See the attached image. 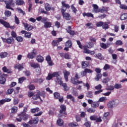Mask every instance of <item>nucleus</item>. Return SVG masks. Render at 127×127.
Instances as JSON below:
<instances>
[{"instance_id": "aec40b11", "label": "nucleus", "mask_w": 127, "mask_h": 127, "mask_svg": "<svg viewBox=\"0 0 127 127\" xmlns=\"http://www.w3.org/2000/svg\"><path fill=\"white\" fill-rule=\"evenodd\" d=\"M66 31L70 35H75V31H72V27L71 26H68V29L66 30Z\"/></svg>"}, {"instance_id": "ddd939ff", "label": "nucleus", "mask_w": 127, "mask_h": 127, "mask_svg": "<svg viewBox=\"0 0 127 127\" xmlns=\"http://www.w3.org/2000/svg\"><path fill=\"white\" fill-rule=\"evenodd\" d=\"M46 60L48 62V64L49 66H53L54 65V64H53V62L51 61V57L50 55H48L47 57H46Z\"/></svg>"}, {"instance_id": "6ab92c4d", "label": "nucleus", "mask_w": 127, "mask_h": 127, "mask_svg": "<svg viewBox=\"0 0 127 127\" xmlns=\"http://www.w3.org/2000/svg\"><path fill=\"white\" fill-rule=\"evenodd\" d=\"M36 59L39 63H42L44 61V58L40 55L37 56Z\"/></svg>"}, {"instance_id": "dca6fc26", "label": "nucleus", "mask_w": 127, "mask_h": 127, "mask_svg": "<svg viewBox=\"0 0 127 127\" xmlns=\"http://www.w3.org/2000/svg\"><path fill=\"white\" fill-rule=\"evenodd\" d=\"M69 75H70V72L67 70H64V76L66 82H68V81L69 80L68 78H69Z\"/></svg>"}, {"instance_id": "680f3d73", "label": "nucleus", "mask_w": 127, "mask_h": 127, "mask_svg": "<svg viewBox=\"0 0 127 127\" xmlns=\"http://www.w3.org/2000/svg\"><path fill=\"white\" fill-rule=\"evenodd\" d=\"M87 111L88 113H95V112H96V109L94 108H88L87 109Z\"/></svg>"}, {"instance_id": "c756f323", "label": "nucleus", "mask_w": 127, "mask_h": 127, "mask_svg": "<svg viewBox=\"0 0 127 127\" xmlns=\"http://www.w3.org/2000/svg\"><path fill=\"white\" fill-rule=\"evenodd\" d=\"M66 99L70 100L72 102L74 103L75 102V97L72 96L71 94H68L66 96Z\"/></svg>"}, {"instance_id": "603ef678", "label": "nucleus", "mask_w": 127, "mask_h": 127, "mask_svg": "<svg viewBox=\"0 0 127 127\" xmlns=\"http://www.w3.org/2000/svg\"><path fill=\"white\" fill-rule=\"evenodd\" d=\"M39 13L41 14V13H44V14H47V11H45L44 8H41L39 9Z\"/></svg>"}, {"instance_id": "052dcab7", "label": "nucleus", "mask_w": 127, "mask_h": 127, "mask_svg": "<svg viewBox=\"0 0 127 127\" xmlns=\"http://www.w3.org/2000/svg\"><path fill=\"white\" fill-rule=\"evenodd\" d=\"M116 45H118L119 46H122L123 45V41L122 40H117L115 43Z\"/></svg>"}, {"instance_id": "e2e57ef3", "label": "nucleus", "mask_w": 127, "mask_h": 127, "mask_svg": "<svg viewBox=\"0 0 127 127\" xmlns=\"http://www.w3.org/2000/svg\"><path fill=\"white\" fill-rule=\"evenodd\" d=\"M11 37H12V38H16V37H16L17 36L16 33L14 31H11Z\"/></svg>"}, {"instance_id": "c03bdc74", "label": "nucleus", "mask_w": 127, "mask_h": 127, "mask_svg": "<svg viewBox=\"0 0 127 127\" xmlns=\"http://www.w3.org/2000/svg\"><path fill=\"white\" fill-rule=\"evenodd\" d=\"M86 47L91 49V48L94 47V43L92 42H89L87 43Z\"/></svg>"}, {"instance_id": "4468645a", "label": "nucleus", "mask_w": 127, "mask_h": 127, "mask_svg": "<svg viewBox=\"0 0 127 127\" xmlns=\"http://www.w3.org/2000/svg\"><path fill=\"white\" fill-rule=\"evenodd\" d=\"M40 96H41L40 91L38 90L37 94L33 96V97H32V99H33L34 101H36V100L38 99H40V101H42V100L41 99V97H40Z\"/></svg>"}, {"instance_id": "f257e3e1", "label": "nucleus", "mask_w": 127, "mask_h": 127, "mask_svg": "<svg viewBox=\"0 0 127 127\" xmlns=\"http://www.w3.org/2000/svg\"><path fill=\"white\" fill-rule=\"evenodd\" d=\"M82 67L85 68L83 71H82L81 72V75L82 77H85L87 75V73L88 74H91L93 73V70L89 68H87V67L89 66V62L88 61H83L81 63Z\"/></svg>"}, {"instance_id": "8fccbe9b", "label": "nucleus", "mask_w": 127, "mask_h": 127, "mask_svg": "<svg viewBox=\"0 0 127 127\" xmlns=\"http://www.w3.org/2000/svg\"><path fill=\"white\" fill-rule=\"evenodd\" d=\"M110 82V78L109 77H106L103 79L102 83L104 84H108Z\"/></svg>"}, {"instance_id": "cd10ccee", "label": "nucleus", "mask_w": 127, "mask_h": 127, "mask_svg": "<svg viewBox=\"0 0 127 127\" xmlns=\"http://www.w3.org/2000/svg\"><path fill=\"white\" fill-rule=\"evenodd\" d=\"M15 3L16 5H22L25 2L23 0H16Z\"/></svg>"}, {"instance_id": "f03ea898", "label": "nucleus", "mask_w": 127, "mask_h": 127, "mask_svg": "<svg viewBox=\"0 0 127 127\" xmlns=\"http://www.w3.org/2000/svg\"><path fill=\"white\" fill-rule=\"evenodd\" d=\"M49 19L46 17H43L42 18V22L44 23V27L45 28H50L52 26V23L48 21Z\"/></svg>"}, {"instance_id": "c85d7f7f", "label": "nucleus", "mask_w": 127, "mask_h": 127, "mask_svg": "<svg viewBox=\"0 0 127 127\" xmlns=\"http://www.w3.org/2000/svg\"><path fill=\"white\" fill-rule=\"evenodd\" d=\"M72 41L71 40H68L65 44V47H68L69 48H71L72 47Z\"/></svg>"}, {"instance_id": "7ed1b4c3", "label": "nucleus", "mask_w": 127, "mask_h": 127, "mask_svg": "<svg viewBox=\"0 0 127 127\" xmlns=\"http://www.w3.org/2000/svg\"><path fill=\"white\" fill-rule=\"evenodd\" d=\"M18 117H19V118H16L17 122H21L22 120L23 121H27L28 120V115L26 113L18 114Z\"/></svg>"}, {"instance_id": "f704fd0d", "label": "nucleus", "mask_w": 127, "mask_h": 127, "mask_svg": "<svg viewBox=\"0 0 127 127\" xmlns=\"http://www.w3.org/2000/svg\"><path fill=\"white\" fill-rule=\"evenodd\" d=\"M57 124L58 126L62 127L64 124V121H63V120L62 119H59L57 122Z\"/></svg>"}, {"instance_id": "72a5a7b5", "label": "nucleus", "mask_w": 127, "mask_h": 127, "mask_svg": "<svg viewBox=\"0 0 127 127\" xmlns=\"http://www.w3.org/2000/svg\"><path fill=\"white\" fill-rule=\"evenodd\" d=\"M8 55L7 53L5 52H3L0 53V58H5Z\"/></svg>"}, {"instance_id": "5701e85b", "label": "nucleus", "mask_w": 127, "mask_h": 127, "mask_svg": "<svg viewBox=\"0 0 127 127\" xmlns=\"http://www.w3.org/2000/svg\"><path fill=\"white\" fill-rule=\"evenodd\" d=\"M30 66L32 68H34V69H36V68H39V67H40L39 64H38V63L35 64V63H31Z\"/></svg>"}, {"instance_id": "9d476101", "label": "nucleus", "mask_w": 127, "mask_h": 127, "mask_svg": "<svg viewBox=\"0 0 127 127\" xmlns=\"http://www.w3.org/2000/svg\"><path fill=\"white\" fill-rule=\"evenodd\" d=\"M118 103L117 102V100H113L110 101L108 103L107 106L110 109H113L114 107H117V106H118Z\"/></svg>"}, {"instance_id": "412c9836", "label": "nucleus", "mask_w": 127, "mask_h": 127, "mask_svg": "<svg viewBox=\"0 0 127 127\" xmlns=\"http://www.w3.org/2000/svg\"><path fill=\"white\" fill-rule=\"evenodd\" d=\"M95 56L96 58H97V59H99V60H104V59H105V57H104V56H103V55L101 53L95 54Z\"/></svg>"}, {"instance_id": "20e7f679", "label": "nucleus", "mask_w": 127, "mask_h": 127, "mask_svg": "<svg viewBox=\"0 0 127 127\" xmlns=\"http://www.w3.org/2000/svg\"><path fill=\"white\" fill-rule=\"evenodd\" d=\"M70 8V5L69 4L66 3V1H62V6L61 7V12H65L66 10Z\"/></svg>"}, {"instance_id": "0eeeda50", "label": "nucleus", "mask_w": 127, "mask_h": 127, "mask_svg": "<svg viewBox=\"0 0 127 127\" xmlns=\"http://www.w3.org/2000/svg\"><path fill=\"white\" fill-rule=\"evenodd\" d=\"M37 54V51L35 49H34L31 53L28 54L27 57L29 59H33Z\"/></svg>"}, {"instance_id": "69168bd1", "label": "nucleus", "mask_w": 127, "mask_h": 127, "mask_svg": "<svg viewBox=\"0 0 127 127\" xmlns=\"http://www.w3.org/2000/svg\"><path fill=\"white\" fill-rule=\"evenodd\" d=\"M120 8L121 9L127 10V6L124 4H121L120 5Z\"/></svg>"}, {"instance_id": "e433bc0d", "label": "nucleus", "mask_w": 127, "mask_h": 127, "mask_svg": "<svg viewBox=\"0 0 127 127\" xmlns=\"http://www.w3.org/2000/svg\"><path fill=\"white\" fill-rule=\"evenodd\" d=\"M25 80H26V77H20L18 79V84H22V83H23Z\"/></svg>"}, {"instance_id": "393cba45", "label": "nucleus", "mask_w": 127, "mask_h": 127, "mask_svg": "<svg viewBox=\"0 0 127 127\" xmlns=\"http://www.w3.org/2000/svg\"><path fill=\"white\" fill-rule=\"evenodd\" d=\"M102 28L103 29H105V30L107 29H109V28H110V26H109V23L108 22H103Z\"/></svg>"}, {"instance_id": "a211bd4d", "label": "nucleus", "mask_w": 127, "mask_h": 127, "mask_svg": "<svg viewBox=\"0 0 127 127\" xmlns=\"http://www.w3.org/2000/svg\"><path fill=\"white\" fill-rule=\"evenodd\" d=\"M108 7L103 6L102 8H99L98 12L104 13V12H108Z\"/></svg>"}, {"instance_id": "39448f33", "label": "nucleus", "mask_w": 127, "mask_h": 127, "mask_svg": "<svg viewBox=\"0 0 127 127\" xmlns=\"http://www.w3.org/2000/svg\"><path fill=\"white\" fill-rule=\"evenodd\" d=\"M61 108V110H60V114L59 115V117L61 118V117H62V114H63L64 115V116H66V115H67V113L65 112H66V106L64 105H62L60 106Z\"/></svg>"}, {"instance_id": "a19ab883", "label": "nucleus", "mask_w": 127, "mask_h": 127, "mask_svg": "<svg viewBox=\"0 0 127 127\" xmlns=\"http://www.w3.org/2000/svg\"><path fill=\"white\" fill-rule=\"evenodd\" d=\"M110 117V113L106 112L104 114V116L103 117V120H108V118Z\"/></svg>"}, {"instance_id": "7c9ffc66", "label": "nucleus", "mask_w": 127, "mask_h": 127, "mask_svg": "<svg viewBox=\"0 0 127 127\" xmlns=\"http://www.w3.org/2000/svg\"><path fill=\"white\" fill-rule=\"evenodd\" d=\"M40 111V109L39 108L37 107L36 108H33L31 109V113L32 114H35V113H38Z\"/></svg>"}, {"instance_id": "58836bf2", "label": "nucleus", "mask_w": 127, "mask_h": 127, "mask_svg": "<svg viewBox=\"0 0 127 127\" xmlns=\"http://www.w3.org/2000/svg\"><path fill=\"white\" fill-rule=\"evenodd\" d=\"M88 48L86 46H83V53H86V54L90 53V50L88 49Z\"/></svg>"}, {"instance_id": "473e14b6", "label": "nucleus", "mask_w": 127, "mask_h": 127, "mask_svg": "<svg viewBox=\"0 0 127 127\" xmlns=\"http://www.w3.org/2000/svg\"><path fill=\"white\" fill-rule=\"evenodd\" d=\"M92 6L94 8V10L95 12H96V13H97L99 11V6H98V5H97L96 4H93L92 5Z\"/></svg>"}, {"instance_id": "b1692460", "label": "nucleus", "mask_w": 127, "mask_h": 127, "mask_svg": "<svg viewBox=\"0 0 127 127\" xmlns=\"http://www.w3.org/2000/svg\"><path fill=\"white\" fill-rule=\"evenodd\" d=\"M15 69H18V70H22L24 67H23V64H16L14 66Z\"/></svg>"}, {"instance_id": "6e6552de", "label": "nucleus", "mask_w": 127, "mask_h": 127, "mask_svg": "<svg viewBox=\"0 0 127 127\" xmlns=\"http://www.w3.org/2000/svg\"><path fill=\"white\" fill-rule=\"evenodd\" d=\"M8 75L7 74L3 73L0 76V84L1 85H4L5 84V82L6 81V77H7Z\"/></svg>"}, {"instance_id": "37998d69", "label": "nucleus", "mask_w": 127, "mask_h": 127, "mask_svg": "<svg viewBox=\"0 0 127 127\" xmlns=\"http://www.w3.org/2000/svg\"><path fill=\"white\" fill-rule=\"evenodd\" d=\"M60 73V72L59 71H56L52 73L53 74V77H56V79H57L58 78H59V76H60V75L59 74V73Z\"/></svg>"}, {"instance_id": "4be33fe9", "label": "nucleus", "mask_w": 127, "mask_h": 127, "mask_svg": "<svg viewBox=\"0 0 127 127\" xmlns=\"http://www.w3.org/2000/svg\"><path fill=\"white\" fill-rule=\"evenodd\" d=\"M2 70L4 73H7V74H11L12 73V71L11 69H7V67L6 66H3L2 68Z\"/></svg>"}, {"instance_id": "c9c22d12", "label": "nucleus", "mask_w": 127, "mask_h": 127, "mask_svg": "<svg viewBox=\"0 0 127 127\" xmlns=\"http://www.w3.org/2000/svg\"><path fill=\"white\" fill-rule=\"evenodd\" d=\"M45 8L47 11H49L51 10V6L48 3H47L45 4Z\"/></svg>"}, {"instance_id": "4c0bfd02", "label": "nucleus", "mask_w": 127, "mask_h": 127, "mask_svg": "<svg viewBox=\"0 0 127 127\" xmlns=\"http://www.w3.org/2000/svg\"><path fill=\"white\" fill-rule=\"evenodd\" d=\"M123 88V86L121 84L116 83L114 85V89H116V90H119V89H122Z\"/></svg>"}, {"instance_id": "bf43d9fd", "label": "nucleus", "mask_w": 127, "mask_h": 127, "mask_svg": "<svg viewBox=\"0 0 127 127\" xmlns=\"http://www.w3.org/2000/svg\"><path fill=\"white\" fill-rule=\"evenodd\" d=\"M5 3L6 4V8H7V9H12V10H13V8L10 7V6L11 5L8 2H5Z\"/></svg>"}, {"instance_id": "5fc2aeb1", "label": "nucleus", "mask_w": 127, "mask_h": 127, "mask_svg": "<svg viewBox=\"0 0 127 127\" xmlns=\"http://www.w3.org/2000/svg\"><path fill=\"white\" fill-rule=\"evenodd\" d=\"M71 9L72 10L73 12L75 13V14L77 13V9L76 7H75V6H74V4H72L71 5Z\"/></svg>"}, {"instance_id": "6e6d98bb", "label": "nucleus", "mask_w": 127, "mask_h": 127, "mask_svg": "<svg viewBox=\"0 0 127 127\" xmlns=\"http://www.w3.org/2000/svg\"><path fill=\"white\" fill-rule=\"evenodd\" d=\"M16 40L18 41V42H22L23 41V38L21 36H18L16 38Z\"/></svg>"}, {"instance_id": "ea45409f", "label": "nucleus", "mask_w": 127, "mask_h": 127, "mask_svg": "<svg viewBox=\"0 0 127 127\" xmlns=\"http://www.w3.org/2000/svg\"><path fill=\"white\" fill-rule=\"evenodd\" d=\"M68 127H79V124L77 123H70L68 124Z\"/></svg>"}, {"instance_id": "864d4df0", "label": "nucleus", "mask_w": 127, "mask_h": 127, "mask_svg": "<svg viewBox=\"0 0 127 127\" xmlns=\"http://www.w3.org/2000/svg\"><path fill=\"white\" fill-rule=\"evenodd\" d=\"M99 106H100V104L98 102H93L91 105L92 108H98Z\"/></svg>"}, {"instance_id": "09e8293b", "label": "nucleus", "mask_w": 127, "mask_h": 127, "mask_svg": "<svg viewBox=\"0 0 127 127\" xmlns=\"http://www.w3.org/2000/svg\"><path fill=\"white\" fill-rule=\"evenodd\" d=\"M108 91H114L115 90V86L109 85L107 86V88L106 89Z\"/></svg>"}, {"instance_id": "bb28decb", "label": "nucleus", "mask_w": 127, "mask_h": 127, "mask_svg": "<svg viewBox=\"0 0 127 127\" xmlns=\"http://www.w3.org/2000/svg\"><path fill=\"white\" fill-rule=\"evenodd\" d=\"M121 20H127V13H124L120 16Z\"/></svg>"}, {"instance_id": "0e129e2a", "label": "nucleus", "mask_w": 127, "mask_h": 127, "mask_svg": "<svg viewBox=\"0 0 127 127\" xmlns=\"http://www.w3.org/2000/svg\"><path fill=\"white\" fill-rule=\"evenodd\" d=\"M53 78H54L53 74L51 73H49L46 77V80H52Z\"/></svg>"}, {"instance_id": "9b49d317", "label": "nucleus", "mask_w": 127, "mask_h": 127, "mask_svg": "<svg viewBox=\"0 0 127 127\" xmlns=\"http://www.w3.org/2000/svg\"><path fill=\"white\" fill-rule=\"evenodd\" d=\"M23 24L24 26L25 30H27V31H31V30L33 29V26L30 24H28V23H23Z\"/></svg>"}, {"instance_id": "a18cd8bd", "label": "nucleus", "mask_w": 127, "mask_h": 127, "mask_svg": "<svg viewBox=\"0 0 127 127\" xmlns=\"http://www.w3.org/2000/svg\"><path fill=\"white\" fill-rule=\"evenodd\" d=\"M86 97L87 98H90V99L93 98V92L92 91H88L87 93H86Z\"/></svg>"}, {"instance_id": "423d86ee", "label": "nucleus", "mask_w": 127, "mask_h": 127, "mask_svg": "<svg viewBox=\"0 0 127 127\" xmlns=\"http://www.w3.org/2000/svg\"><path fill=\"white\" fill-rule=\"evenodd\" d=\"M1 39L3 42H5V43H7V44H12V43L14 42V39L11 37L7 39L1 37Z\"/></svg>"}, {"instance_id": "de8ad7c7", "label": "nucleus", "mask_w": 127, "mask_h": 127, "mask_svg": "<svg viewBox=\"0 0 127 127\" xmlns=\"http://www.w3.org/2000/svg\"><path fill=\"white\" fill-rule=\"evenodd\" d=\"M62 86L64 87V90L65 92H67V91H69V87L67 86V84L64 83L62 84Z\"/></svg>"}, {"instance_id": "4d7b16f0", "label": "nucleus", "mask_w": 127, "mask_h": 127, "mask_svg": "<svg viewBox=\"0 0 127 127\" xmlns=\"http://www.w3.org/2000/svg\"><path fill=\"white\" fill-rule=\"evenodd\" d=\"M4 14L5 16H7V17H9V16H11V12L9 11V10L5 11L4 12Z\"/></svg>"}, {"instance_id": "338daca9", "label": "nucleus", "mask_w": 127, "mask_h": 127, "mask_svg": "<svg viewBox=\"0 0 127 127\" xmlns=\"http://www.w3.org/2000/svg\"><path fill=\"white\" fill-rule=\"evenodd\" d=\"M14 18H15L14 21L16 24H19L20 23L19 19H18V17L16 16V15H15Z\"/></svg>"}, {"instance_id": "1a4fd4ad", "label": "nucleus", "mask_w": 127, "mask_h": 127, "mask_svg": "<svg viewBox=\"0 0 127 127\" xmlns=\"http://www.w3.org/2000/svg\"><path fill=\"white\" fill-rule=\"evenodd\" d=\"M63 41V38H59L57 39V40H54L52 42V45L54 47H55V46H58L59 45V43L60 42Z\"/></svg>"}, {"instance_id": "f3484780", "label": "nucleus", "mask_w": 127, "mask_h": 127, "mask_svg": "<svg viewBox=\"0 0 127 127\" xmlns=\"http://www.w3.org/2000/svg\"><path fill=\"white\" fill-rule=\"evenodd\" d=\"M0 23H1V24H2V25H3V26H4V27H5L6 28H9V25H10L9 23L3 20L0 19Z\"/></svg>"}, {"instance_id": "a878e982", "label": "nucleus", "mask_w": 127, "mask_h": 127, "mask_svg": "<svg viewBox=\"0 0 127 127\" xmlns=\"http://www.w3.org/2000/svg\"><path fill=\"white\" fill-rule=\"evenodd\" d=\"M82 14L83 16H87V17H92V18H94V14H93L91 12H88V13L84 12Z\"/></svg>"}, {"instance_id": "2eb2a0df", "label": "nucleus", "mask_w": 127, "mask_h": 127, "mask_svg": "<svg viewBox=\"0 0 127 127\" xmlns=\"http://www.w3.org/2000/svg\"><path fill=\"white\" fill-rule=\"evenodd\" d=\"M39 121V120L38 119V117H35L33 120H30L28 122V124H29V125H33V124H38Z\"/></svg>"}, {"instance_id": "2f4dec72", "label": "nucleus", "mask_w": 127, "mask_h": 127, "mask_svg": "<svg viewBox=\"0 0 127 127\" xmlns=\"http://www.w3.org/2000/svg\"><path fill=\"white\" fill-rule=\"evenodd\" d=\"M103 76V74L102 73L97 74L96 75V77L94 78V80L95 81H100V79H102V77Z\"/></svg>"}, {"instance_id": "13d9d810", "label": "nucleus", "mask_w": 127, "mask_h": 127, "mask_svg": "<svg viewBox=\"0 0 127 127\" xmlns=\"http://www.w3.org/2000/svg\"><path fill=\"white\" fill-rule=\"evenodd\" d=\"M103 24H104V22L103 21H99L96 23V25L97 27H101L103 26Z\"/></svg>"}, {"instance_id": "f8f14e48", "label": "nucleus", "mask_w": 127, "mask_h": 127, "mask_svg": "<svg viewBox=\"0 0 127 127\" xmlns=\"http://www.w3.org/2000/svg\"><path fill=\"white\" fill-rule=\"evenodd\" d=\"M61 12L64 19H66V20H70V19H71V15H70V14H69V13L65 12Z\"/></svg>"}, {"instance_id": "49530a36", "label": "nucleus", "mask_w": 127, "mask_h": 127, "mask_svg": "<svg viewBox=\"0 0 127 127\" xmlns=\"http://www.w3.org/2000/svg\"><path fill=\"white\" fill-rule=\"evenodd\" d=\"M77 81H78L77 79H76L75 77H72L70 79L71 83L73 84V85H76L77 84Z\"/></svg>"}, {"instance_id": "79ce46f5", "label": "nucleus", "mask_w": 127, "mask_h": 127, "mask_svg": "<svg viewBox=\"0 0 127 127\" xmlns=\"http://www.w3.org/2000/svg\"><path fill=\"white\" fill-rule=\"evenodd\" d=\"M54 99H56V100H58V99H59V98H60V93L58 92L54 93Z\"/></svg>"}, {"instance_id": "3c124183", "label": "nucleus", "mask_w": 127, "mask_h": 127, "mask_svg": "<svg viewBox=\"0 0 127 127\" xmlns=\"http://www.w3.org/2000/svg\"><path fill=\"white\" fill-rule=\"evenodd\" d=\"M31 34H32L31 32H26V33L25 34V37H26V38H30V37H31Z\"/></svg>"}, {"instance_id": "774afa93", "label": "nucleus", "mask_w": 127, "mask_h": 127, "mask_svg": "<svg viewBox=\"0 0 127 127\" xmlns=\"http://www.w3.org/2000/svg\"><path fill=\"white\" fill-rule=\"evenodd\" d=\"M7 2L12 5V6H14V4H15V2L13 0H9L7 1Z\"/></svg>"}]
</instances>
